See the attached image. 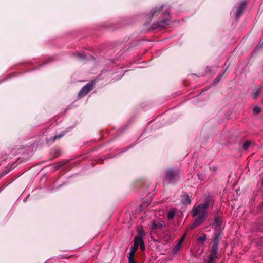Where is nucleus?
Segmentation results:
<instances>
[{
    "label": "nucleus",
    "instance_id": "a878e982",
    "mask_svg": "<svg viewBox=\"0 0 263 263\" xmlns=\"http://www.w3.org/2000/svg\"><path fill=\"white\" fill-rule=\"evenodd\" d=\"M77 55L78 58H79L80 59H83L85 58V56L84 55H83V54L78 53L77 54Z\"/></svg>",
    "mask_w": 263,
    "mask_h": 263
},
{
    "label": "nucleus",
    "instance_id": "7ed1b4c3",
    "mask_svg": "<svg viewBox=\"0 0 263 263\" xmlns=\"http://www.w3.org/2000/svg\"><path fill=\"white\" fill-rule=\"evenodd\" d=\"M162 14L164 18L161 20L158 21L156 23L153 24L152 25L153 29L161 30L165 28L170 24V20L168 18L170 15L168 9L165 10Z\"/></svg>",
    "mask_w": 263,
    "mask_h": 263
},
{
    "label": "nucleus",
    "instance_id": "f03ea898",
    "mask_svg": "<svg viewBox=\"0 0 263 263\" xmlns=\"http://www.w3.org/2000/svg\"><path fill=\"white\" fill-rule=\"evenodd\" d=\"M180 178V171L179 169L167 168L165 170L163 177V185L174 184Z\"/></svg>",
    "mask_w": 263,
    "mask_h": 263
},
{
    "label": "nucleus",
    "instance_id": "39448f33",
    "mask_svg": "<svg viewBox=\"0 0 263 263\" xmlns=\"http://www.w3.org/2000/svg\"><path fill=\"white\" fill-rule=\"evenodd\" d=\"M164 5H162L161 6H156L154 8H153L150 12V15L152 17L155 16H158L160 14L162 13V10Z\"/></svg>",
    "mask_w": 263,
    "mask_h": 263
},
{
    "label": "nucleus",
    "instance_id": "c85d7f7f",
    "mask_svg": "<svg viewBox=\"0 0 263 263\" xmlns=\"http://www.w3.org/2000/svg\"><path fill=\"white\" fill-rule=\"evenodd\" d=\"M140 249L142 251H144L145 250V245L144 243H143L142 244L140 245Z\"/></svg>",
    "mask_w": 263,
    "mask_h": 263
},
{
    "label": "nucleus",
    "instance_id": "ddd939ff",
    "mask_svg": "<svg viewBox=\"0 0 263 263\" xmlns=\"http://www.w3.org/2000/svg\"><path fill=\"white\" fill-rule=\"evenodd\" d=\"M61 153V151L59 149H55L53 153L52 154V157L50 159V160H53L55 158L59 157L60 156Z\"/></svg>",
    "mask_w": 263,
    "mask_h": 263
},
{
    "label": "nucleus",
    "instance_id": "423d86ee",
    "mask_svg": "<svg viewBox=\"0 0 263 263\" xmlns=\"http://www.w3.org/2000/svg\"><path fill=\"white\" fill-rule=\"evenodd\" d=\"M246 6V3L245 1H243L240 3L238 7H237L236 12V17L237 19H239L242 15L244 9Z\"/></svg>",
    "mask_w": 263,
    "mask_h": 263
},
{
    "label": "nucleus",
    "instance_id": "bb28decb",
    "mask_svg": "<svg viewBox=\"0 0 263 263\" xmlns=\"http://www.w3.org/2000/svg\"><path fill=\"white\" fill-rule=\"evenodd\" d=\"M185 235L184 234L182 237L180 239V240H179V241L178 242L179 243H180V245H182V242H183L184 240V238H185Z\"/></svg>",
    "mask_w": 263,
    "mask_h": 263
},
{
    "label": "nucleus",
    "instance_id": "7c9ffc66",
    "mask_svg": "<svg viewBox=\"0 0 263 263\" xmlns=\"http://www.w3.org/2000/svg\"><path fill=\"white\" fill-rule=\"evenodd\" d=\"M129 263H136L135 260L129 261Z\"/></svg>",
    "mask_w": 263,
    "mask_h": 263
},
{
    "label": "nucleus",
    "instance_id": "20e7f679",
    "mask_svg": "<svg viewBox=\"0 0 263 263\" xmlns=\"http://www.w3.org/2000/svg\"><path fill=\"white\" fill-rule=\"evenodd\" d=\"M95 85V81H91L88 83L86 84L84 86H83L82 89L80 90L78 93V97L80 98L84 97L93 88Z\"/></svg>",
    "mask_w": 263,
    "mask_h": 263
},
{
    "label": "nucleus",
    "instance_id": "1a4fd4ad",
    "mask_svg": "<svg viewBox=\"0 0 263 263\" xmlns=\"http://www.w3.org/2000/svg\"><path fill=\"white\" fill-rule=\"evenodd\" d=\"M138 247H136L134 245L130 248V251L128 256V261H130L134 260V256L135 253L137 250Z\"/></svg>",
    "mask_w": 263,
    "mask_h": 263
},
{
    "label": "nucleus",
    "instance_id": "dca6fc26",
    "mask_svg": "<svg viewBox=\"0 0 263 263\" xmlns=\"http://www.w3.org/2000/svg\"><path fill=\"white\" fill-rule=\"evenodd\" d=\"M261 111V109L259 106H256L253 108V113L254 115H257L260 113Z\"/></svg>",
    "mask_w": 263,
    "mask_h": 263
},
{
    "label": "nucleus",
    "instance_id": "2eb2a0df",
    "mask_svg": "<svg viewBox=\"0 0 263 263\" xmlns=\"http://www.w3.org/2000/svg\"><path fill=\"white\" fill-rule=\"evenodd\" d=\"M197 240L198 242L203 243L206 240V235L203 233L198 238Z\"/></svg>",
    "mask_w": 263,
    "mask_h": 263
},
{
    "label": "nucleus",
    "instance_id": "9b49d317",
    "mask_svg": "<svg viewBox=\"0 0 263 263\" xmlns=\"http://www.w3.org/2000/svg\"><path fill=\"white\" fill-rule=\"evenodd\" d=\"M162 224H161L159 222L154 221V222H153V223L152 224V231L154 233H156V230L157 229H161L162 228Z\"/></svg>",
    "mask_w": 263,
    "mask_h": 263
},
{
    "label": "nucleus",
    "instance_id": "0eeeda50",
    "mask_svg": "<svg viewBox=\"0 0 263 263\" xmlns=\"http://www.w3.org/2000/svg\"><path fill=\"white\" fill-rule=\"evenodd\" d=\"M219 258V257L218 256L217 252L210 251V255H209L208 259L205 260V262L206 263H213L216 259Z\"/></svg>",
    "mask_w": 263,
    "mask_h": 263
},
{
    "label": "nucleus",
    "instance_id": "5701e85b",
    "mask_svg": "<svg viewBox=\"0 0 263 263\" xmlns=\"http://www.w3.org/2000/svg\"><path fill=\"white\" fill-rule=\"evenodd\" d=\"M250 142L249 141H246L244 144H243V149L245 150H247L248 147H249V146L250 145Z\"/></svg>",
    "mask_w": 263,
    "mask_h": 263
},
{
    "label": "nucleus",
    "instance_id": "393cba45",
    "mask_svg": "<svg viewBox=\"0 0 263 263\" xmlns=\"http://www.w3.org/2000/svg\"><path fill=\"white\" fill-rule=\"evenodd\" d=\"M262 47H263V42H260L258 44V45L256 46V47L255 48V50L256 51V50H259Z\"/></svg>",
    "mask_w": 263,
    "mask_h": 263
},
{
    "label": "nucleus",
    "instance_id": "f257e3e1",
    "mask_svg": "<svg viewBox=\"0 0 263 263\" xmlns=\"http://www.w3.org/2000/svg\"><path fill=\"white\" fill-rule=\"evenodd\" d=\"M209 206V202L199 204L196 208L193 209V216L196 218L191 227V229H194L201 224L206 219L207 216L206 210Z\"/></svg>",
    "mask_w": 263,
    "mask_h": 263
},
{
    "label": "nucleus",
    "instance_id": "cd10ccee",
    "mask_svg": "<svg viewBox=\"0 0 263 263\" xmlns=\"http://www.w3.org/2000/svg\"><path fill=\"white\" fill-rule=\"evenodd\" d=\"M138 234L141 236H144V231L141 230L138 231Z\"/></svg>",
    "mask_w": 263,
    "mask_h": 263
},
{
    "label": "nucleus",
    "instance_id": "4468645a",
    "mask_svg": "<svg viewBox=\"0 0 263 263\" xmlns=\"http://www.w3.org/2000/svg\"><path fill=\"white\" fill-rule=\"evenodd\" d=\"M221 232H219L218 233L216 234L214 236L213 242L219 243V240L221 238Z\"/></svg>",
    "mask_w": 263,
    "mask_h": 263
},
{
    "label": "nucleus",
    "instance_id": "4be33fe9",
    "mask_svg": "<svg viewBox=\"0 0 263 263\" xmlns=\"http://www.w3.org/2000/svg\"><path fill=\"white\" fill-rule=\"evenodd\" d=\"M163 239L166 242H167L171 239V236L168 234H165L164 235Z\"/></svg>",
    "mask_w": 263,
    "mask_h": 263
},
{
    "label": "nucleus",
    "instance_id": "a211bd4d",
    "mask_svg": "<svg viewBox=\"0 0 263 263\" xmlns=\"http://www.w3.org/2000/svg\"><path fill=\"white\" fill-rule=\"evenodd\" d=\"M181 246V245L178 243L173 248V250L174 253H176L179 252V251L180 249Z\"/></svg>",
    "mask_w": 263,
    "mask_h": 263
},
{
    "label": "nucleus",
    "instance_id": "6e6552de",
    "mask_svg": "<svg viewBox=\"0 0 263 263\" xmlns=\"http://www.w3.org/2000/svg\"><path fill=\"white\" fill-rule=\"evenodd\" d=\"M181 203L183 204L187 205L191 203V200L189 195L186 193H184L181 196Z\"/></svg>",
    "mask_w": 263,
    "mask_h": 263
},
{
    "label": "nucleus",
    "instance_id": "c756f323",
    "mask_svg": "<svg viewBox=\"0 0 263 263\" xmlns=\"http://www.w3.org/2000/svg\"><path fill=\"white\" fill-rule=\"evenodd\" d=\"M209 168L212 171H216L217 170V168L215 166H211Z\"/></svg>",
    "mask_w": 263,
    "mask_h": 263
},
{
    "label": "nucleus",
    "instance_id": "412c9836",
    "mask_svg": "<svg viewBox=\"0 0 263 263\" xmlns=\"http://www.w3.org/2000/svg\"><path fill=\"white\" fill-rule=\"evenodd\" d=\"M259 93H260V90L259 89H258L252 93V96L254 99H256L258 97V96L259 95Z\"/></svg>",
    "mask_w": 263,
    "mask_h": 263
},
{
    "label": "nucleus",
    "instance_id": "9d476101",
    "mask_svg": "<svg viewBox=\"0 0 263 263\" xmlns=\"http://www.w3.org/2000/svg\"><path fill=\"white\" fill-rule=\"evenodd\" d=\"M215 224L216 225V228H219L220 229V227L222 224V220L221 217L220 215L217 214L215 216Z\"/></svg>",
    "mask_w": 263,
    "mask_h": 263
},
{
    "label": "nucleus",
    "instance_id": "b1692460",
    "mask_svg": "<svg viewBox=\"0 0 263 263\" xmlns=\"http://www.w3.org/2000/svg\"><path fill=\"white\" fill-rule=\"evenodd\" d=\"M65 163L63 162H59L56 165L54 166L55 170H58L59 169L61 166H62L63 165H64Z\"/></svg>",
    "mask_w": 263,
    "mask_h": 263
},
{
    "label": "nucleus",
    "instance_id": "2f4dec72",
    "mask_svg": "<svg viewBox=\"0 0 263 263\" xmlns=\"http://www.w3.org/2000/svg\"><path fill=\"white\" fill-rule=\"evenodd\" d=\"M220 79V77H219V78L217 80V82H219V81Z\"/></svg>",
    "mask_w": 263,
    "mask_h": 263
},
{
    "label": "nucleus",
    "instance_id": "aec40b11",
    "mask_svg": "<svg viewBox=\"0 0 263 263\" xmlns=\"http://www.w3.org/2000/svg\"><path fill=\"white\" fill-rule=\"evenodd\" d=\"M64 135H65V133L63 132V133H61V134H59V135H55V136H54V137H52V138H51V140H52V141H54V140H55L56 139H58L61 138V137H62Z\"/></svg>",
    "mask_w": 263,
    "mask_h": 263
},
{
    "label": "nucleus",
    "instance_id": "473e14b6",
    "mask_svg": "<svg viewBox=\"0 0 263 263\" xmlns=\"http://www.w3.org/2000/svg\"><path fill=\"white\" fill-rule=\"evenodd\" d=\"M261 186H263V179H262V182H261Z\"/></svg>",
    "mask_w": 263,
    "mask_h": 263
},
{
    "label": "nucleus",
    "instance_id": "f8f14e48",
    "mask_svg": "<svg viewBox=\"0 0 263 263\" xmlns=\"http://www.w3.org/2000/svg\"><path fill=\"white\" fill-rule=\"evenodd\" d=\"M144 243L143 239L140 236H136L134 238V246L138 248V246Z\"/></svg>",
    "mask_w": 263,
    "mask_h": 263
},
{
    "label": "nucleus",
    "instance_id": "f3484780",
    "mask_svg": "<svg viewBox=\"0 0 263 263\" xmlns=\"http://www.w3.org/2000/svg\"><path fill=\"white\" fill-rule=\"evenodd\" d=\"M219 243L213 242L211 251L217 252Z\"/></svg>",
    "mask_w": 263,
    "mask_h": 263
},
{
    "label": "nucleus",
    "instance_id": "6ab92c4d",
    "mask_svg": "<svg viewBox=\"0 0 263 263\" xmlns=\"http://www.w3.org/2000/svg\"><path fill=\"white\" fill-rule=\"evenodd\" d=\"M175 215V213L174 211H170L167 214V218L169 220L173 219Z\"/></svg>",
    "mask_w": 263,
    "mask_h": 263
}]
</instances>
